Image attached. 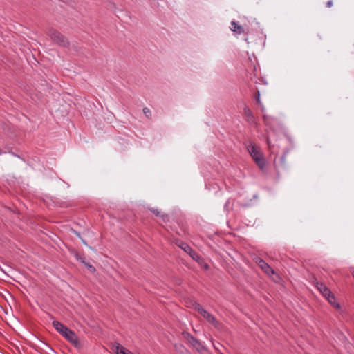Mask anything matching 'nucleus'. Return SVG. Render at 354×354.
Wrapping results in <instances>:
<instances>
[{
  "mask_svg": "<svg viewBox=\"0 0 354 354\" xmlns=\"http://www.w3.org/2000/svg\"><path fill=\"white\" fill-rule=\"evenodd\" d=\"M52 324L53 327L75 348L77 349H80L82 348V344L79 341L78 337L74 331L57 320H54Z\"/></svg>",
  "mask_w": 354,
  "mask_h": 354,
  "instance_id": "nucleus-1",
  "label": "nucleus"
},
{
  "mask_svg": "<svg viewBox=\"0 0 354 354\" xmlns=\"http://www.w3.org/2000/svg\"><path fill=\"white\" fill-rule=\"evenodd\" d=\"M47 35L57 46L63 48H68L70 41L68 39L58 30L50 28L47 30Z\"/></svg>",
  "mask_w": 354,
  "mask_h": 354,
  "instance_id": "nucleus-2",
  "label": "nucleus"
},
{
  "mask_svg": "<svg viewBox=\"0 0 354 354\" xmlns=\"http://www.w3.org/2000/svg\"><path fill=\"white\" fill-rule=\"evenodd\" d=\"M248 151L259 169L263 170L266 166V159L263 153L252 144L248 147Z\"/></svg>",
  "mask_w": 354,
  "mask_h": 354,
  "instance_id": "nucleus-3",
  "label": "nucleus"
},
{
  "mask_svg": "<svg viewBox=\"0 0 354 354\" xmlns=\"http://www.w3.org/2000/svg\"><path fill=\"white\" fill-rule=\"evenodd\" d=\"M178 246H179L182 250H183L186 253L190 255V257L201 264L204 259L203 258L199 255L197 252H196L187 243L183 242V241H180L178 243H177Z\"/></svg>",
  "mask_w": 354,
  "mask_h": 354,
  "instance_id": "nucleus-4",
  "label": "nucleus"
},
{
  "mask_svg": "<svg viewBox=\"0 0 354 354\" xmlns=\"http://www.w3.org/2000/svg\"><path fill=\"white\" fill-rule=\"evenodd\" d=\"M256 262L261 269L268 276L275 273L274 270L263 259L258 258Z\"/></svg>",
  "mask_w": 354,
  "mask_h": 354,
  "instance_id": "nucleus-5",
  "label": "nucleus"
},
{
  "mask_svg": "<svg viewBox=\"0 0 354 354\" xmlns=\"http://www.w3.org/2000/svg\"><path fill=\"white\" fill-rule=\"evenodd\" d=\"M243 116L245 121L250 124H256L255 118L252 110L245 104L243 108Z\"/></svg>",
  "mask_w": 354,
  "mask_h": 354,
  "instance_id": "nucleus-6",
  "label": "nucleus"
},
{
  "mask_svg": "<svg viewBox=\"0 0 354 354\" xmlns=\"http://www.w3.org/2000/svg\"><path fill=\"white\" fill-rule=\"evenodd\" d=\"M204 318L207 319V321L212 324L215 328H218L221 324L220 322L216 319V317L209 312H207L206 310H204L203 314H201Z\"/></svg>",
  "mask_w": 354,
  "mask_h": 354,
  "instance_id": "nucleus-7",
  "label": "nucleus"
},
{
  "mask_svg": "<svg viewBox=\"0 0 354 354\" xmlns=\"http://www.w3.org/2000/svg\"><path fill=\"white\" fill-rule=\"evenodd\" d=\"M316 288L325 298L332 292L325 284L319 281H316Z\"/></svg>",
  "mask_w": 354,
  "mask_h": 354,
  "instance_id": "nucleus-8",
  "label": "nucleus"
},
{
  "mask_svg": "<svg viewBox=\"0 0 354 354\" xmlns=\"http://www.w3.org/2000/svg\"><path fill=\"white\" fill-rule=\"evenodd\" d=\"M112 348L116 354H133L130 351L127 350L118 342L113 344Z\"/></svg>",
  "mask_w": 354,
  "mask_h": 354,
  "instance_id": "nucleus-9",
  "label": "nucleus"
},
{
  "mask_svg": "<svg viewBox=\"0 0 354 354\" xmlns=\"http://www.w3.org/2000/svg\"><path fill=\"white\" fill-rule=\"evenodd\" d=\"M230 29L232 31L236 32L237 34L245 33V29L242 26L239 25L235 21L231 22Z\"/></svg>",
  "mask_w": 354,
  "mask_h": 354,
  "instance_id": "nucleus-10",
  "label": "nucleus"
},
{
  "mask_svg": "<svg viewBox=\"0 0 354 354\" xmlns=\"http://www.w3.org/2000/svg\"><path fill=\"white\" fill-rule=\"evenodd\" d=\"M326 299L335 309L338 310L340 308V304L336 301L335 297L333 292L329 294Z\"/></svg>",
  "mask_w": 354,
  "mask_h": 354,
  "instance_id": "nucleus-11",
  "label": "nucleus"
},
{
  "mask_svg": "<svg viewBox=\"0 0 354 354\" xmlns=\"http://www.w3.org/2000/svg\"><path fill=\"white\" fill-rule=\"evenodd\" d=\"M196 350L201 352L205 350L204 346L201 344V342L197 339L196 338H194L193 341L189 343Z\"/></svg>",
  "mask_w": 354,
  "mask_h": 354,
  "instance_id": "nucleus-12",
  "label": "nucleus"
},
{
  "mask_svg": "<svg viewBox=\"0 0 354 354\" xmlns=\"http://www.w3.org/2000/svg\"><path fill=\"white\" fill-rule=\"evenodd\" d=\"M274 141H275L274 133H270L267 138V143H268L269 147L275 146Z\"/></svg>",
  "mask_w": 354,
  "mask_h": 354,
  "instance_id": "nucleus-13",
  "label": "nucleus"
},
{
  "mask_svg": "<svg viewBox=\"0 0 354 354\" xmlns=\"http://www.w3.org/2000/svg\"><path fill=\"white\" fill-rule=\"evenodd\" d=\"M192 307L194 308V309L195 310H196V311H197L198 313H200V314H203V312H204V310H205V309H204V308H203V306H202L200 304H198V303H197V302H194V303L192 304Z\"/></svg>",
  "mask_w": 354,
  "mask_h": 354,
  "instance_id": "nucleus-14",
  "label": "nucleus"
},
{
  "mask_svg": "<svg viewBox=\"0 0 354 354\" xmlns=\"http://www.w3.org/2000/svg\"><path fill=\"white\" fill-rule=\"evenodd\" d=\"M182 335L185 339H186L189 343L193 341L194 337H193L189 332L183 331L182 333Z\"/></svg>",
  "mask_w": 354,
  "mask_h": 354,
  "instance_id": "nucleus-15",
  "label": "nucleus"
},
{
  "mask_svg": "<svg viewBox=\"0 0 354 354\" xmlns=\"http://www.w3.org/2000/svg\"><path fill=\"white\" fill-rule=\"evenodd\" d=\"M75 257L77 261H80L82 263H85V257L84 254H81L77 252H75Z\"/></svg>",
  "mask_w": 354,
  "mask_h": 354,
  "instance_id": "nucleus-16",
  "label": "nucleus"
},
{
  "mask_svg": "<svg viewBox=\"0 0 354 354\" xmlns=\"http://www.w3.org/2000/svg\"><path fill=\"white\" fill-rule=\"evenodd\" d=\"M254 97L256 100V102L258 105H261V101L260 100V92L258 88H257V92L254 94Z\"/></svg>",
  "mask_w": 354,
  "mask_h": 354,
  "instance_id": "nucleus-17",
  "label": "nucleus"
},
{
  "mask_svg": "<svg viewBox=\"0 0 354 354\" xmlns=\"http://www.w3.org/2000/svg\"><path fill=\"white\" fill-rule=\"evenodd\" d=\"M83 264L88 268V270L91 272L94 273L96 271L95 268L93 266H92L90 263L85 261V263Z\"/></svg>",
  "mask_w": 354,
  "mask_h": 354,
  "instance_id": "nucleus-18",
  "label": "nucleus"
},
{
  "mask_svg": "<svg viewBox=\"0 0 354 354\" xmlns=\"http://www.w3.org/2000/svg\"><path fill=\"white\" fill-rule=\"evenodd\" d=\"M142 111H143L144 114L145 115V116L147 118H151V111L149 110V109H148L147 107H145V108H143Z\"/></svg>",
  "mask_w": 354,
  "mask_h": 354,
  "instance_id": "nucleus-19",
  "label": "nucleus"
},
{
  "mask_svg": "<svg viewBox=\"0 0 354 354\" xmlns=\"http://www.w3.org/2000/svg\"><path fill=\"white\" fill-rule=\"evenodd\" d=\"M160 217L162 218V221L165 223H167L169 221V216L167 214L161 213Z\"/></svg>",
  "mask_w": 354,
  "mask_h": 354,
  "instance_id": "nucleus-20",
  "label": "nucleus"
},
{
  "mask_svg": "<svg viewBox=\"0 0 354 354\" xmlns=\"http://www.w3.org/2000/svg\"><path fill=\"white\" fill-rule=\"evenodd\" d=\"M149 210L154 214L156 216H160L161 214V212L158 211V209L150 208Z\"/></svg>",
  "mask_w": 354,
  "mask_h": 354,
  "instance_id": "nucleus-21",
  "label": "nucleus"
},
{
  "mask_svg": "<svg viewBox=\"0 0 354 354\" xmlns=\"http://www.w3.org/2000/svg\"><path fill=\"white\" fill-rule=\"evenodd\" d=\"M316 281H318L317 279L313 275L312 276V279H311V282L316 287Z\"/></svg>",
  "mask_w": 354,
  "mask_h": 354,
  "instance_id": "nucleus-22",
  "label": "nucleus"
},
{
  "mask_svg": "<svg viewBox=\"0 0 354 354\" xmlns=\"http://www.w3.org/2000/svg\"><path fill=\"white\" fill-rule=\"evenodd\" d=\"M174 347H175V348H176V349H177V350H179V349H181V348H184V346H183V345H182V344H179V345H178V344H175V345H174Z\"/></svg>",
  "mask_w": 354,
  "mask_h": 354,
  "instance_id": "nucleus-23",
  "label": "nucleus"
},
{
  "mask_svg": "<svg viewBox=\"0 0 354 354\" xmlns=\"http://www.w3.org/2000/svg\"><path fill=\"white\" fill-rule=\"evenodd\" d=\"M332 4H333L332 1H328L326 3V6H327L328 7L331 6H332Z\"/></svg>",
  "mask_w": 354,
  "mask_h": 354,
  "instance_id": "nucleus-24",
  "label": "nucleus"
},
{
  "mask_svg": "<svg viewBox=\"0 0 354 354\" xmlns=\"http://www.w3.org/2000/svg\"><path fill=\"white\" fill-rule=\"evenodd\" d=\"M204 268H205V269H208V268H209V266H208L207 264H205V266H204Z\"/></svg>",
  "mask_w": 354,
  "mask_h": 354,
  "instance_id": "nucleus-25",
  "label": "nucleus"
},
{
  "mask_svg": "<svg viewBox=\"0 0 354 354\" xmlns=\"http://www.w3.org/2000/svg\"><path fill=\"white\" fill-rule=\"evenodd\" d=\"M266 115H263V120H266Z\"/></svg>",
  "mask_w": 354,
  "mask_h": 354,
  "instance_id": "nucleus-26",
  "label": "nucleus"
},
{
  "mask_svg": "<svg viewBox=\"0 0 354 354\" xmlns=\"http://www.w3.org/2000/svg\"><path fill=\"white\" fill-rule=\"evenodd\" d=\"M1 153H2V151H1V149H0V154H1Z\"/></svg>",
  "mask_w": 354,
  "mask_h": 354,
  "instance_id": "nucleus-27",
  "label": "nucleus"
}]
</instances>
